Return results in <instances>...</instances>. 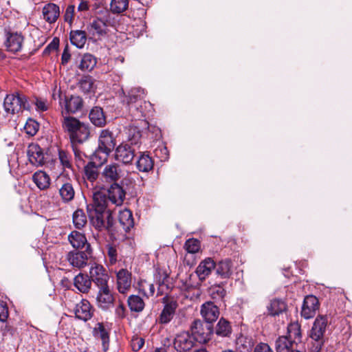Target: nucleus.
<instances>
[{"label":"nucleus","instance_id":"obj_1","mask_svg":"<svg viewBox=\"0 0 352 352\" xmlns=\"http://www.w3.org/2000/svg\"><path fill=\"white\" fill-rule=\"evenodd\" d=\"M87 210L92 226L98 231L113 230L114 219L112 211L107 204V196L102 192H95L91 204L87 206Z\"/></svg>","mask_w":352,"mask_h":352},{"label":"nucleus","instance_id":"obj_2","mask_svg":"<svg viewBox=\"0 0 352 352\" xmlns=\"http://www.w3.org/2000/svg\"><path fill=\"white\" fill-rule=\"evenodd\" d=\"M123 95L122 102L135 118H144L152 111V104L145 100L146 92L144 89L140 87H133L126 94L123 91Z\"/></svg>","mask_w":352,"mask_h":352},{"label":"nucleus","instance_id":"obj_3","mask_svg":"<svg viewBox=\"0 0 352 352\" xmlns=\"http://www.w3.org/2000/svg\"><path fill=\"white\" fill-rule=\"evenodd\" d=\"M62 128L68 134L72 144H82L89 139L90 136L89 124L80 122L73 116H65L63 111H62Z\"/></svg>","mask_w":352,"mask_h":352},{"label":"nucleus","instance_id":"obj_4","mask_svg":"<svg viewBox=\"0 0 352 352\" xmlns=\"http://www.w3.org/2000/svg\"><path fill=\"white\" fill-rule=\"evenodd\" d=\"M94 15L96 17L87 26L89 33L99 38L106 36L108 28L114 25V17L105 8L96 10Z\"/></svg>","mask_w":352,"mask_h":352},{"label":"nucleus","instance_id":"obj_5","mask_svg":"<svg viewBox=\"0 0 352 352\" xmlns=\"http://www.w3.org/2000/svg\"><path fill=\"white\" fill-rule=\"evenodd\" d=\"M3 107L7 113L14 114L28 109L30 105L25 95L15 92L6 96Z\"/></svg>","mask_w":352,"mask_h":352},{"label":"nucleus","instance_id":"obj_6","mask_svg":"<svg viewBox=\"0 0 352 352\" xmlns=\"http://www.w3.org/2000/svg\"><path fill=\"white\" fill-rule=\"evenodd\" d=\"M116 145V140L112 131L109 129H102L98 137V146L96 155L102 153L104 157H100L103 162L107 161V157L113 151Z\"/></svg>","mask_w":352,"mask_h":352},{"label":"nucleus","instance_id":"obj_7","mask_svg":"<svg viewBox=\"0 0 352 352\" xmlns=\"http://www.w3.org/2000/svg\"><path fill=\"white\" fill-rule=\"evenodd\" d=\"M27 156L31 164L36 167L52 165L56 160H50L47 153L36 143L30 144L27 149Z\"/></svg>","mask_w":352,"mask_h":352},{"label":"nucleus","instance_id":"obj_8","mask_svg":"<svg viewBox=\"0 0 352 352\" xmlns=\"http://www.w3.org/2000/svg\"><path fill=\"white\" fill-rule=\"evenodd\" d=\"M191 336L195 340L199 343H206L210 339L213 333L212 324L195 320L190 326Z\"/></svg>","mask_w":352,"mask_h":352},{"label":"nucleus","instance_id":"obj_9","mask_svg":"<svg viewBox=\"0 0 352 352\" xmlns=\"http://www.w3.org/2000/svg\"><path fill=\"white\" fill-rule=\"evenodd\" d=\"M92 256V249L87 245L85 251L73 250L67 253L66 259L73 267L82 269L88 264V260Z\"/></svg>","mask_w":352,"mask_h":352},{"label":"nucleus","instance_id":"obj_10","mask_svg":"<svg viewBox=\"0 0 352 352\" xmlns=\"http://www.w3.org/2000/svg\"><path fill=\"white\" fill-rule=\"evenodd\" d=\"M135 153L136 148L134 146L122 142L115 148L114 159L124 165L131 164Z\"/></svg>","mask_w":352,"mask_h":352},{"label":"nucleus","instance_id":"obj_11","mask_svg":"<svg viewBox=\"0 0 352 352\" xmlns=\"http://www.w3.org/2000/svg\"><path fill=\"white\" fill-rule=\"evenodd\" d=\"M90 280L98 288L109 285V275L106 268L100 264L94 263L89 267Z\"/></svg>","mask_w":352,"mask_h":352},{"label":"nucleus","instance_id":"obj_12","mask_svg":"<svg viewBox=\"0 0 352 352\" xmlns=\"http://www.w3.org/2000/svg\"><path fill=\"white\" fill-rule=\"evenodd\" d=\"M107 196V204L109 203L120 206L123 204L126 197V191L118 183L112 184L107 190H98Z\"/></svg>","mask_w":352,"mask_h":352},{"label":"nucleus","instance_id":"obj_13","mask_svg":"<svg viewBox=\"0 0 352 352\" xmlns=\"http://www.w3.org/2000/svg\"><path fill=\"white\" fill-rule=\"evenodd\" d=\"M5 45L8 51L16 53L22 50L24 36L21 32H14L10 29H5Z\"/></svg>","mask_w":352,"mask_h":352},{"label":"nucleus","instance_id":"obj_14","mask_svg":"<svg viewBox=\"0 0 352 352\" xmlns=\"http://www.w3.org/2000/svg\"><path fill=\"white\" fill-rule=\"evenodd\" d=\"M115 297L109 285L98 287L96 303L99 308L107 311L113 306Z\"/></svg>","mask_w":352,"mask_h":352},{"label":"nucleus","instance_id":"obj_15","mask_svg":"<svg viewBox=\"0 0 352 352\" xmlns=\"http://www.w3.org/2000/svg\"><path fill=\"white\" fill-rule=\"evenodd\" d=\"M320 302L318 299L314 295H307L305 297L301 308V316L308 320L312 318L319 309Z\"/></svg>","mask_w":352,"mask_h":352},{"label":"nucleus","instance_id":"obj_16","mask_svg":"<svg viewBox=\"0 0 352 352\" xmlns=\"http://www.w3.org/2000/svg\"><path fill=\"white\" fill-rule=\"evenodd\" d=\"M124 175V170L120 165L116 162L107 164L102 172V175L105 181L113 184L117 183Z\"/></svg>","mask_w":352,"mask_h":352},{"label":"nucleus","instance_id":"obj_17","mask_svg":"<svg viewBox=\"0 0 352 352\" xmlns=\"http://www.w3.org/2000/svg\"><path fill=\"white\" fill-rule=\"evenodd\" d=\"M163 302L164 303V306L157 321L160 324H166L173 318L176 309L178 307V304L175 300H168L166 298H163Z\"/></svg>","mask_w":352,"mask_h":352},{"label":"nucleus","instance_id":"obj_18","mask_svg":"<svg viewBox=\"0 0 352 352\" xmlns=\"http://www.w3.org/2000/svg\"><path fill=\"white\" fill-rule=\"evenodd\" d=\"M195 340L188 332L177 334L174 340V348L178 352H185L190 350L195 346Z\"/></svg>","mask_w":352,"mask_h":352},{"label":"nucleus","instance_id":"obj_19","mask_svg":"<svg viewBox=\"0 0 352 352\" xmlns=\"http://www.w3.org/2000/svg\"><path fill=\"white\" fill-rule=\"evenodd\" d=\"M131 273L126 269H121L116 273L117 289L120 294H126L131 287Z\"/></svg>","mask_w":352,"mask_h":352},{"label":"nucleus","instance_id":"obj_20","mask_svg":"<svg viewBox=\"0 0 352 352\" xmlns=\"http://www.w3.org/2000/svg\"><path fill=\"white\" fill-rule=\"evenodd\" d=\"M74 313L78 319L87 321L92 318L94 309L87 300L82 299L79 303L76 305Z\"/></svg>","mask_w":352,"mask_h":352},{"label":"nucleus","instance_id":"obj_21","mask_svg":"<svg viewBox=\"0 0 352 352\" xmlns=\"http://www.w3.org/2000/svg\"><path fill=\"white\" fill-rule=\"evenodd\" d=\"M201 315L206 322L212 324L219 316V309L214 302L207 301L201 307Z\"/></svg>","mask_w":352,"mask_h":352},{"label":"nucleus","instance_id":"obj_22","mask_svg":"<svg viewBox=\"0 0 352 352\" xmlns=\"http://www.w3.org/2000/svg\"><path fill=\"white\" fill-rule=\"evenodd\" d=\"M327 324V318L326 316H318L314 322V325L311 331V338L316 341L321 340L326 331Z\"/></svg>","mask_w":352,"mask_h":352},{"label":"nucleus","instance_id":"obj_23","mask_svg":"<svg viewBox=\"0 0 352 352\" xmlns=\"http://www.w3.org/2000/svg\"><path fill=\"white\" fill-rule=\"evenodd\" d=\"M215 268V262L211 258H206L200 262L196 268V274L201 281L205 280L206 278L211 274L212 271Z\"/></svg>","mask_w":352,"mask_h":352},{"label":"nucleus","instance_id":"obj_24","mask_svg":"<svg viewBox=\"0 0 352 352\" xmlns=\"http://www.w3.org/2000/svg\"><path fill=\"white\" fill-rule=\"evenodd\" d=\"M42 14L45 21L50 24L55 23L60 16L59 6L54 3H49L44 6Z\"/></svg>","mask_w":352,"mask_h":352},{"label":"nucleus","instance_id":"obj_25","mask_svg":"<svg viewBox=\"0 0 352 352\" xmlns=\"http://www.w3.org/2000/svg\"><path fill=\"white\" fill-rule=\"evenodd\" d=\"M74 286L79 292L87 294L91 287V282L89 275L79 273L74 278Z\"/></svg>","mask_w":352,"mask_h":352},{"label":"nucleus","instance_id":"obj_26","mask_svg":"<svg viewBox=\"0 0 352 352\" xmlns=\"http://www.w3.org/2000/svg\"><path fill=\"white\" fill-rule=\"evenodd\" d=\"M233 264L231 260L225 259L215 263L216 274L221 278H229L232 274Z\"/></svg>","mask_w":352,"mask_h":352},{"label":"nucleus","instance_id":"obj_27","mask_svg":"<svg viewBox=\"0 0 352 352\" xmlns=\"http://www.w3.org/2000/svg\"><path fill=\"white\" fill-rule=\"evenodd\" d=\"M90 122L97 127H103L107 124V119L103 109L100 107H94L89 114Z\"/></svg>","mask_w":352,"mask_h":352},{"label":"nucleus","instance_id":"obj_28","mask_svg":"<svg viewBox=\"0 0 352 352\" xmlns=\"http://www.w3.org/2000/svg\"><path fill=\"white\" fill-rule=\"evenodd\" d=\"M118 221L125 232H129L134 227V219L132 212L129 209L120 210Z\"/></svg>","mask_w":352,"mask_h":352},{"label":"nucleus","instance_id":"obj_29","mask_svg":"<svg viewBox=\"0 0 352 352\" xmlns=\"http://www.w3.org/2000/svg\"><path fill=\"white\" fill-rule=\"evenodd\" d=\"M68 241L72 246L76 249L87 248V245H90L87 240L85 235L78 231L74 230L68 235Z\"/></svg>","mask_w":352,"mask_h":352},{"label":"nucleus","instance_id":"obj_30","mask_svg":"<svg viewBox=\"0 0 352 352\" xmlns=\"http://www.w3.org/2000/svg\"><path fill=\"white\" fill-rule=\"evenodd\" d=\"M83 105V100L81 97L72 96L65 100V111L67 113H75L80 110Z\"/></svg>","mask_w":352,"mask_h":352},{"label":"nucleus","instance_id":"obj_31","mask_svg":"<svg viewBox=\"0 0 352 352\" xmlns=\"http://www.w3.org/2000/svg\"><path fill=\"white\" fill-rule=\"evenodd\" d=\"M287 303L280 298H274L267 306L268 314L271 316H279L287 310Z\"/></svg>","mask_w":352,"mask_h":352},{"label":"nucleus","instance_id":"obj_32","mask_svg":"<svg viewBox=\"0 0 352 352\" xmlns=\"http://www.w3.org/2000/svg\"><path fill=\"white\" fill-rule=\"evenodd\" d=\"M80 91L84 94L94 93L96 88L95 80L89 75L83 76L77 84Z\"/></svg>","mask_w":352,"mask_h":352},{"label":"nucleus","instance_id":"obj_33","mask_svg":"<svg viewBox=\"0 0 352 352\" xmlns=\"http://www.w3.org/2000/svg\"><path fill=\"white\" fill-rule=\"evenodd\" d=\"M296 344L287 339V336H280L276 341V352H295L298 351Z\"/></svg>","mask_w":352,"mask_h":352},{"label":"nucleus","instance_id":"obj_34","mask_svg":"<svg viewBox=\"0 0 352 352\" xmlns=\"http://www.w3.org/2000/svg\"><path fill=\"white\" fill-rule=\"evenodd\" d=\"M236 349L240 352H250L254 346L252 338L241 334L235 342Z\"/></svg>","mask_w":352,"mask_h":352},{"label":"nucleus","instance_id":"obj_35","mask_svg":"<svg viewBox=\"0 0 352 352\" xmlns=\"http://www.w3.org/2000/svg\"><path fill=\"white\" fill-rule=\"evenodd\" d=\"M34 184L40 190H45L50 185V176L43 170L36 171L32 176Z\"/></svg>","mask_w":352,"mask_h":352},{"label":"nucleus","instance_id":"obj_36","mask_svg":"<svg viewBox=\"0 0 352 352\" xmlns=\"http://www.w3.org/2000/svg\"><path fill=\"white\" fill-rule=\"evenodd\" d=\"M153 165L152 158L145 153H141L136 162L137 168L141 172H148L153 169Z\"/></svg>","mask_w":352,"mask_h":352},{"label":"nucleus","instance_id":"obj_37","mask_svg":"<svg viewBox=\"0 0 352 352\" xmlns=\"http://www.w3.org/2000/svg\"><path fill=\"white\" fill-rule=\"evenodd\" d=\"M69 39L72 45L78 48H82L87 41L86 32L83 30H72Z\"/></svg>","mask_w":352,"mask_h":352},{"label":"nucleus","instance_id":"obj_38","mask_svg":"<svg viewBox=\"0 0 352 352\" xmlns=\"http://www.w3.org/2000/svg\"><path fill=\"white\" fill-rule=\"evenodd\" d=\"M287 339L296 345L301 342V330L298 322L290 323L287 327Z\"/></svg>","mask_w":352,"mask_h":352},{"label":"nucleus","instance_id":"obj_39","mask_svg":"<svg viewBox=\"0 0 352 352\" xmlns=\"http://www.w3.org/2000/svg\"><path fill=\"white\" fill-rule=\"evenodd\" d=\"M96 58L91 54H85L81 58L79 69L81 71H91L96 65Z\"/></svg>","mask_w":352,"mask_h":352},{"label":"nucleus","instance_id":"obj_40","mask_svg":"<svg viewBox=\"0 0 352 352\" xmlns=\"http://www.w3.org/2000/svg\"><path fill=\"white\" fill-rule=\"evenodd\" d=\"M59 193L63 201L68 202L74 199L75 190L73 185L70 182H67L62 184L59 189Z\"/></svg>","mask_w":352,"mask_h":352},{"label":"nucleus","instance_id":"obj_41","mask_svg":"<svg viewBox=\"0 0 352 352\" xmlns=\"http://www.w3.org/2000/svg\"><path fill=\"white\" fill-rule=\"evenodd\" d=\"M127 302L130 310L134 312H141L145 306L143 299L137 295L130 296Z\"/></svg>","mask_w":352,"mask_h":352},{"label":"nucleus","instance_id":"obj_42","mask_svg":"<svg viewBox=\"0 0 352 352\" xmlns=\"http://www.w3.org/2000/svg\"><path fill=\"white\" fill-rule=\"evenodd\" d=\"M215 333L217 336L221 337H228L232 333V327L230 322L226 319L221 318L215 329Z\"/></svg>","mask_w":352,"mask_h":352},{"label":"nucleus","instance_id":"obj_43","mask_svg":"<svg viewBox=\"0 0 352 352\" xmlns=\"http://www.w3.org/2000/svg\"><path fill=\"white\" fill-rule=\"evenodd\" d=\"M85 178L91 182H95L99 175L97 166L94 162H89L84 168Z\"/></svg>","mask_w":352,"mask_h":352},{"label":"nucleus","instance_id":"obj_44","mask_svg":"<svg viewBox=\"0 0 352 352\" xmlns=\"http://www.w3.org/2000/svg\"><path fill=\"white\" fill-rule=\"evenodd\" d=\"M138 290L146 298L153 296L155 294V286L153 283L146 280H140L138 282Z\"/></svg>","mask_w":352,"mask_h":352},{"label":"nucleus","instance_id":"obj_45","mask_svg":"<svg viewBox=\"0 0 352 352\" xmlns=\"http://www.w3.org/2000/svg\"><path fill=\"white\" fill-rule=\"evenodd\" d=\"M87 216L82 209L76 210L73 214V223L76 229H81L87 224Z\"/></svg>","mask_w":352,"mask_h":352},{"label":"nucleus","instance_id":"obj_46","mask_svg":"<svg viewBox=\"0 0 352 352\" xmlns=\"http://www.w3.org/2000/svg\"><path fill=\"white\" fill-rule=\"evenodd\" d=\"M141 137L142 134L139 129L135 126H131L128 130L129 142L127 143L134 146L135 148H138V145L140 143Z\"/></svg>","mask_w":352,"mask_h":352},{"label":"nucleus","instance_id":"obj_47","mask_svg":"<svg viewBox=\"0 0 352 352\" xmlns=\"http://www.w3.org/2000/svg\"><path fill=\"white\" fill-rule=\"evenodd\" d=\"M210 296L215 300H221L226 294V291L221 285H214L208 289Z\"/></svg>","mask_w":352,"mask_h":352},{"label":"nucleus","instance_id":"obj_48","mask_svg":"<svg viewBox=\"0 0 352 352\" xmlns=\"http://www.w3.org/2000/svg\"><path fill=\"white\" fill-rule=\"evenodd\" d=\"M129 6L128 0H111L110 10L113 13L120 14L124 12Z\"/></svg>","mask_w":352,"mask_h":352},{"label":"nucleus","instance_id":"obj_49","mask_svg":"<svg viewBox=\"0 0 352 352\" xmlns=\"http://www.w3.org/2000/svg\"><path fill=\"white\" fill-rule=\"evenodd\" d=\"M100 8H104V7L96 3H91L87 0H80L77 8L79 12L91 10L94 14H95L96 10H100Z\"/></svg>","mask_w":352,"mask_h":352},{"label":"nucleus","instance_id":"obj_50","mask_svg":"<svg viewBox=\"0 0 352 352\" xmlns=\"http://www.w3.org/2000/svg\"><path fill=\"white\" fill-rule=\"evenodd\" d=\"M58 159L63 169L72 168V155L67 151L58 149Z\"/></svg>","mask_w":352,"mask_h":352},{"label":"nucleus","instance_id":"obj_51","mask_svg":"<svg viewBox=\"0 0 352 352\" xmlns=\"http://www.w3.org/2000/svg\"><path fill=\"white\" fill-rule=\"evenodd\" d=\"M169 274L166 270L163 268L157 267L155 270V279L160 287L166 285L168 286Z\"/></svg>","mask_w":352,"mask_h":352},{"label":"nucleus","instance_id":"obj_52","mask_svg":"<svg viewBox=\"0 0 352 352\" xmlns=\"http://www.w3.org/2000/svg\"><path fill=\"white\" fill-rule=\"evenodd\" d=\"M94 332L95 337L101 339L104 346L109 342V333L102 323L97 324V327L94 328Z\"/></svg>","mask_w":352,"mask_h":352},{"label":"nucleus","instance_id":"obj_53","mask_svg":"<svg viewBox=\"0 0 352 352\" xmlns=\"http://www.w3.org/2000/svg\"><path fill=\"white\" fill-rule=\"evenodd\" d=\"M39 129V124L35 120L29 118L26 121L24 126L25 132L30 135L34 136L36 134Z\"/></svg>","mask_w":352,"mask_h":352},{"label":"nucleus","instance_id":"obj_54","mask_svg":"<svg viewBox=\"0 0 352 352\" xmlns=\"http://www.w3.org/2000/svg\"><path fill=\"white\" fill-rule=\"evenodd\" d=\"M200 241L198 239L192 238L188 239L184 244V248L188 253L195 254L200 249Z\"/></svg>","mask_w":352,"mask_h":352},{"label":"nucleus","instance_id":"obj_55","mask_svg":"<svg viewBox=\"0 0 352 352\" xmlns=\"http://www.w3.org/2000/svg\"><path fill=\"white\" fill-rule=\"evenodd\" d=\"M144 344V340L142 338L134 337L131 340V346L133 351H140Z\"/></svg>","mask_w":352,"mask_h":352},{"label":"nucleus","instance_id":"obj_56","mask_svg":"<svg viewBox=\"0 0 352 352\" xmlns=\"http://www.w3.org/2000/svg\"><path fill=\"white\" fill-rule=\"evenodd\" d=\"M9 311L6 302L0 300V321L6 322L8 318Z\"/></svg>","mask_w":352,"mask_h":352},{"label":"nucleus","instance_id":"obj_57","mask_svg":"<svg viewBox=\"0 0 352 352\" xmlns=\"http://www.w3.org/2000/svg\"><path fill=\"white\" fill-rule=\"evenodd\" d=\"M107 256L109 258V262L111 265L115 264L117 261V250L116 247L109 245L107 247Z\"/></svg>","mask_w":352,"mask_h":352},{"label":"nucleus","instance_id":"obj_58","mask_svg":"<svg viewBox=\"0 0 352 352\" xmlns=\"http://www.w3.org/2000/svg\"><path fill=\"white\" fill-rule=\"evenodd\" d=\"M36 109L38 111H46L49 108V104L46 100L36 98L34 102Z\"/></svg>","mask_w":352,"mask_h":352},{"label":"nucleus","instance_id":"obj_59","mask_svg":"<svg viewBox=\"0 0 352 352\" xmlns=\"http://www.w3.org/2000/svg\"><path fill=\"white\" fill-rule=\"evenodd\" d=\"M126 309L122 302H120L115 309V315L118 319H123L126 316Z\"/></svg>","mask_w":352,"mask_h":352},{"label":"nucleus","instance_id":"obj_60","mask_svg":"<svg viewBox=\"0 0 352 352\" xmlns=\"http://www.w3.org/2000/svg\"><path fill=\"white\" fill-rule=\"evenodd\" d=\"M59 38L54 37L44 50V53H50L51 51L56 50L59 46Z\"/></svg>","mask_w":352,"mask_h":352},{"label":"nucleus","instance_id":"obj_61","mask_svg":"<svg viewBox=\"0 0 352 352\" xmlns=\"http://www.w3.org/2000/svg\"><path fill=\"white\" fill-rule=\"evenodd\" d=\"M71 59V54L69 51V47L67 45L63 50L61 56V64L63 65H67Z\"/></svg>","mask_w":352,"mask_h":352},{"label":"nucleus","instance_id":"obj_62","mask_svg":"<svg viewBox=\"0 0 352 352\" xmlns=\"http://www.w3.org/2000/svg\"><path fill=\"white\" fill-rule=\"evenodd\" d=\"M75 11V6L73 5H70L67 6L65 14V20L66 21H72L74 18V14Z\"/></svg>","mask_w":352,"mask_h":352},{"label":"nucleus","instance_id":"obj_63","mask_svg":"<svg viewBox=\"0 0 352 352\" xmlns=\"http://www.w3.org/2000/svg\"><path fill=\"white\" fill-rule=\"evenodd\" d=\"M72 147L75 155L76 162L77 163V165L79 166L83 162L82 157L84 154L76 147H75L74 144H72Z\"/></svg>","mask_w":352,"mask_h":352},{"label":"nucleus","instance_id":"obj_64","mask_svg":"<svg viewBox=\"0 0 352 352\" xmlns=\"http://www.w3.org/2000/svg\"><path fill=\"white\" fill-rule=\"evenodd\" d=\"M15 332V329H14L10 324H6L3 329V333L4 336L10 335L12 336Z\"/></svg>","mask_w":352,"mask_h":352}]
</instances>
